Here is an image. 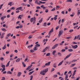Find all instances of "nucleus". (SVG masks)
I'll return each instance as SVG.
<instances>
[{"mask_svg": "<svg viewBox=\"0 0 80 80\" xmlns=\"http://www.w3.org/2000/svg\"><path fill=\"white\" fill-rule=\"evenodd\" d=\"M63 30H60L59 31V34H58V36L59 37H60V36L62 35L63 34Z\"/></svg>", "mask_w": 80, "mask_h": 80, "instance_id": "f257e3e1", "label": "nucleus"}, {"mask_svg": "<svg viewBox=\"0 0 80 80\" xmlns=\"http://www.w3.org/2000/svg\"><path fill=\"white\" fill-rule=\"evenodd\" d=\"M72 55V53H70L69 55H68L64 58V60H65L67 59V58H69V57H70V56Z\"/></svg>", "mask_w": 80, "mask_h": 80, "instance_id": "f03ea898", "label": "nucleus"}, {"mask_svg": "<svg viewBox=\"0 0 80 80\" xmlns=\"http://www.w3.org/2000/svg\"><path fill=\"white\" fill-rule=\"evenodd\" d=\"M72 47L73 48H74V49H76L78 47V46L77 45H76L75 46H73L72 45Z\"/></svg>", "mask_w": 80, "mask_h": 80, "instance_id": "7ed1b4c3", "label": "nucleus"}, {"mask_svg": "<svg viewBox=\"0 0 80 80\" xmlns=\"http://www.w3.org/2000/svg\"><path fill=\"white\" fill-rule=\"evenodd\" d=\"M48 49V47H46L44 49L42 50V52H45L47 50V49Z\"/></svg>", "mask_w": 80, "mask_h": 80, "instance_id": "20e7f679", "label": "nucleus"}, {"mask_svg": "<svg viewBox=\"0 0 80 80\" xmlns=\"http://www.w3.org/2000/svg\"><path fill=\"white\" fill-rule=\"evenodd\" d=\"M53 32V28H52L51 30L49 32V35H50V34H51V33Z\"/></svg>", "mask_w": 80, "mask_h": 80, "instance_id": "39448f33", "label": "nucleus"}, {"mask_svg": "<svg viewBox=\"0 0 80 80\" xmlns=\"http://www.w3.org/2000/svg\"><path fill=\"white\" fill-rule=\"evenodd\" d=\"M51 63V62H49L45 64V65H46V66H49V65H50Z\"/></svg>", "mask_w": 80, "mask_h": 80, "instance_id": "423d86ee", "label": "nucleus"}, {"mask_svg": "<svg viewBox=\"0 0 80 80\" xmlns=\"http://www.w3.org/2000/svg\"><path fill=\"white\" fill-rule=\"evenodd\" d=\"M48 71V68H47L45 70H43V72H44V73H47Z\"/></svg>", "mask_w": 80, "mask_h": 80, "instance_id": "0eeeda50", "label": "nucleus"}, {"mask_svg": "<svg viewBox=\"0 0 80 80\" xmlns=\"http://www.w3.org/2000/svg\"><path fill=\"white\" fill-rule=\"evenodd\" d=\"M22 7H20L19 8H17L16 9V10H22Z\"/></svg>", "mask_w": 80, "mask_h": 80, "instance_id": "6e6552de", "label": "nucleus"}, {"mask_svg": "<svg viewBox=\"0 0 80 80\" xmlns=\"http://www.w3.org/2000/svg\"><path fill=\"white\" fill-rule=\"evenodd\" d=\"M40 74H41V75L42 74V75H45V73L44 72H43V70L40 72Z\"/></svg>", "mask_w": 80, "mask_h": 80, "instance_id": "1a4fd4ad", "label": "nucleus"}, {"mask_svg": "<svg viewBox=\"0 0 80 80\" xmlns=\"http://www.w3.org/2000/svg\"><path fill=\"white\" fill-rule=\"evenodd\" d=\"M20 75H22V72H18L17 74V77H20Z\"/></svg>", "mask_w": 80, "mask_h": 80, "instance_id": "9d476101", "label": "nucleus"}, {"mask_svg": "<svg viewBox=\"0 0 80 80\" xmlns=\"http://www.w3.org/2000/svg\"><path fill=\"white\" fill-rule=\"evenodd\" d=\"M53 67L54 68H57V63H55L53 65Z\"/></svg>", "mask_w": 80, "mask_h": 80, "instance_id": "9b49d317", "label": "nucleus"}, {"mask_svg": "<svg viewBox=\"0 0 80 80\" xmlns=\"http://www.w3.org/2000/svg\"><path fill=\"white\" fill-rule=\"evenodd\" d=\"M63 60L61 62H60L58 64V66H60L61 65L62 63H63Z\"/></svg>", "mask_w": 80, "mask_h": 80, "instance_id": "f8f14e48", "label": "nucleus"}, {"mask_svg": "<svg viewBox=\"0 0 80 80\" xmlns=\"http://www.w3.org/2000/svg\"><path fill=\"white\" fill-rule=\"evenodd\" d=\"M12 3H13L12 2H10L8 3V5H10V6H12V5H13V3L12 4Z\"/></svg>", "mask_w": 80, "mask_h": 80, "instance_id": "ddd939ff", "label": "nucleus"}, {"mask_svg": "<svg viewBox=\"0 0 80 80\" xmlns=\"http://www.w3.org/2000/svg\"><path fill=\"white\" fill-rule=\"evenodd\" d=\"M20 59L19 58H18L16 60V62H20Z\"/></svg>", "mask_w": 80, "mask_h": 80, "instance_id": "4468645a", "label": "nucleus"}, {"mask_svg": "<svg viewBox=\"0 0 80 80\" xmlns=\"http://www.w3.org/2000/svg\"><path fill=\"white\" fill-rule=\"evenodd\" d=\"M76 71H77L76 70H75L74 71V72H73V73L72 74V77H73L74 76V75H75V74L76 73Z\"/></svg>", "mask_w": 80, "mask_h": 80, "instance_id": "2eb2a0df", "label": "nucleus"}, {"mask_svg": "<svg viewBox=\"0 0 80 80\" xmlns=\"http://www.w3.org/2000/svg\"><path fill=\"white\" fill-rule=\"evenodd\" d=\"M40 45L38 44H37L35 45V46L37 48V47H40Z\"/></svg>", "mask_w": 80, "mask_h": 80, "instance_id": "dca6fc26", "label": "nucleus"}, {"mask_svg": "<svg viewBox=\"0 0 80 80\" xmlns=\"http://www.w3.org/2000/svg\"><path fill=\"white\" fill-rule=\"evenodd\" d=\"M34 71H32V72H30L29 73V75H32L33 72H34Z\"/></svg>", "mask_w": 80, "mask_h": 80, "instance_id": "f3484780", "label": "nucleus"}, {"mask_svg": "<svg viewBox=\"0 0 80 80\" xmlns=\"http://www.w3.org/2000/svg\"><path fill=\"white\" fill-rule=\"evenodd\" d=\"M4 35H5V33H2L1 35V38H3V36H4Z\"/></svg>", "mask_w": 80, "mask_h": 80, "instance_id": "a211bd4d", "label": "nucleus"}, {"mask_svg": "<svg viewBox=\"0 0 80 80\" xmlns=\"http://www.w3.org/2000/svg\"><path fill=\"white\" fill-rule=\"evenodd\" d=\"M10 62V61H9V62L7 63V65L6 66V67H8L9 66Z\"/></svg>", "mask_w": 80, "mask_h": 80, "instance_id": "6ab92c4d", "label": "nucleus"}, {"mask_svg": "<svg viewBox=\"0 0 80 80\" xmlns=\"http://www.w3.org/2000/svg\"><path fill=\"white\" fill-rule=\"evenodd\" d=\"M38 49V48H36V47L35 46L34 48H33V50L34 51L37 50Z\"/></svg>", "mask_w": 80, "mask_h": 80, "instance_id": "aec40b11", "label": "nucleus"}, {"mask_svg": "<svg viewBox=\"0 0 80 80\" xmlns=\"http://www.w3.org/2000/svg\"><path fill=\"white\" fill-rule=\"evenodd\" d=\"M75 65H76V63L72 64L70 66V67H73L74 66H75Z\"/></svg>", "mask_w": 80, "mask_h": 80, "instance_id": "412c9836", "label": "nucleus"}, {"mask_svg": "<svg viewBox=\"0 0 80 80\" xmlns=\"http://www.w3.org/2000/svg\"><path fill=\"white\" fill-rule=\"evenodd\" d=\"M43 21V18H42L39 21V23H42Z\"/></svg>", "mask_w": 80, "mask_h": 80, "instance_id": "4be33fe9", "label": "nucleus"}, {"mask_svg": "<svg viewBox=\"0 0 80 80\" xmlns=\"http://www.w3.org/2000/svg\"><path fill=\"white\" fill-rule=\"evenodd\" d=\"M68 50L69 52H73V49H68Z\"/></svg>", "mask_w": 80, "mask_h": 80, "instance_id": "5701e85b", "label": "nucleus"}, {"mask_svg": "<svg viewBox=\"0 0 80 80\" xmlns=\"http://www.w3.org/2000/svg\"><path fill=\"white\" fill-rule=\"evenodd\" d=\"M56 53V51H54L52 52V54L53 55H55V54Z\"/></svg>", "mask_w": 80, "mask_h": 80, "instance_id": "b1692460", "label": "nucleus"}, {"mask_svg": "<svg viewBox=\"0 0 80 80\" xmlns=\"http://www.w3.org/2000/svg\"><path fill=\"white\" fill-rule=\"evenodd\" d=\"M22 64L24 67H26V65H25V64L24 63V62H22Z\"/></svg>", "mask_w": 80, "mask_h": 80, "instance_id": "393cba45", "label": "nucleus"}, {"mask_svg": "<svg viewBox=\"0 0 80 80\" xmlns=\"http://www.w3.org/2000/svg\"><path fill=\"white\" fill-rule=\"evenodd\" d=\"M6 48V44H5L4 47L2 48L3 50H5Z\"/></svg>", "mask_w": 80, "mask_h": 80, "instance_id": "a878e982", "label": "nucleus"}, {"mask_svg": "<svg viewBox=\"0 0 80 80\" xmlns=\"http://www.w3.org/2000/svg\"><path fill=\"white\" fill-rule=\"evenodd\" d=\"M77 59L74 60H73L72 61V63H73L74 62H77Z\"/></svg>", "mask_w": 80, "mask_h": 80, "instance_id": "bb28decb", "label": "nucleus"}, {"mask_svg": "<svg viewBox=\"0 0 80 80\" xmlns=\"http://www.w3.org/2000/svg\"><path fill=\"white\" fill-rule=\"evenodd\" d=\"M7 73L8 74H12V73L10 71H8L7 72Z\"/></svg>", "mask_w": 80, "mask_h": 80, "instance_id": "cd10ccee", "label": "nucleus"}, {"mask_svg": "<svg viewBox=\"0 0 80 80\" xmlns=\"http://www.w3.org/2000/svg\"><path fill=\"white\" fill-rule=\"evenodd\" d=\"M80 14V11L79 10H78V13H77V15H79Z\"/></svg>", "mask_w": 80, "mask_h": 80, "instance_id": "c85d7f7f", "label": "nucleus"}, {"mask_svg": "<svg viewBox=\"0 0 80 80\" xmlns=\"http://www.w3.org/2000/svg\"><path fill=\"white\" fill-rule=\"evenodd\" d=\"M32 37H33V36L32 35L29 36L28 38H29V39H30L32 38Z\"/></svg>", "mask_w": 80, "mask_h": 80, "instance_id": "c756f323", "label": "nucleus"}, {"mask_svg": "<svg viewBox=\"0 0 80 80\" xmlns=\"http://www.w3.org/2000/svg\"><path fill=\"white\" fill-rule=\"evenodd\" d=\"M30 52L31 53H34V50H32V49H31L30 50Z\"/></svg>", "mask_w": 80, "mask_h": 80, "instance_id": "7c9ffc66", "label": "nucleus"}, {"mask_svg": "<svg viewBox=\"0 0 80 80\" xmlns=\"http://www.w3.org/2000/svg\"><path fill=\"white\" fill-rule=\"evenodd\" d=\"M72 37L71 36L68 37L66 38V39H70V38H72Z\"/></svg>", "mask_w": 80, "mask_h": 80, "instance_id": "2f4dec72", "label": "nucleus"}, {"mask_svg": "<svg viewBox=\"0 0 80 80\" xmlns=\"http://www.w3.org/2000/svg\"><path fill=\"white\" fill-rule=\"evenodd\" d=\"M2 31H3V32H6L7 31V30L4 28L2 29Z\"/></svg>", "mask_w": 80, "mask_h": 80, "instance_id": "473e14b6", "label": "nucleus"}, {"mask_svg": "<svg viewBox=\"0 0 80 80\" xmlns=\"http://www.w3.org/2000/svg\"><path fill=\"white\" fill-rule=\"evenodd\" d=\"M44 27H47V23L46 22H44V25H43Z\"/></svg>", "mask_w": 80, "mask_h": 80, "instance_id": "72a5a7b5", "label": "nucleus"}, {"mask_svg": "<svg viewBox=\"0 0 80 80\" xmlns=\"http://www.w3.org/2000/svg\"><path fill=\"white\" fill-rule=\"evenodd\" d=\"M64 43V41H62L61 43H60V45H63V43Z\"/></svg>", "mask_w": 80, "mask_h": 80, "instance_id": "f704fd0d", "label": "nucleus"}, {"mask_svg": "<svg viewBox=\"0 0 80 80\" xmlns=\"http://www.w3.org/2000/svg\"><path fill=\"white\" fill-rule=\"evenodd\" d=\"M55 70V69L54 68H52V70L51 71V72H53V71H54Z\"/></svg>", "mask_w": 80, "mask_h": 80, "instance_id": "c9c22d12", "label": "nucleus"}, {"mask_svg": "<svg viewBox=\"0 0 80 80\" xmlns=\"http://www.w3.org/2000/svg\"><path fill=\"white\" fill-rule=\"evenodd\" d=\"M60 8V6H57L56 7V10H58V8Z\"/></svg>", "mask_w": 80, "mask_h": 80, "instance_id": "e433bc0d", "label": "nucleus"}, {"mask_svg": "<svg viewBox=\"0 0 80 80\" xmlns=\"http://www.w3.org/2000/svg\"><path fill=\"white\" fill-rule=\"evenodd\" d=\"M50 55V53H48L46 54V56L48 57V56H49Z\"/></svg>", "mask_w": 80, "mask_h": 80, "instance_id": "4c0bfd02", "label": "nucleus"}, {"mask_svg": "<svg viewBox=\"0 0 80 80\" xmlns=\"http://www.w3.org/2000/svg\"><path fill=\"white\" fill-rule=\"evenodd\" d=\"M1 67H2V68H5V65H2L1 66Z\"/></svg>", "mask_w": 80, "mask_h": 80, "instance_id": "58836bf2", "label": "nucleus"}, {"mask_svg": "<svg viewBox=\"0 0 80 80\" xmlns=\"http://www.w3.org/2000/svg\"><path fill=\"white\" fill-rule=\"evenodd\" d=\"M37 31V30H35L34 31H33L31 32V33H35V32H36Z\"/></svg>", "mask_w": 80, "mask_h": 80, "instance_id": "ea45409f", "label": "nucleus"}, {"mask_svg": "<svg viewBox=\"0 0 80 80\" xmlns=\"http://www.w3.org/2000/svg\"><path fill=\"white\" fill-rule=\"evenodd\" d=\"M67 2H72V0H67Z\"/></svg>", "mask_w": 80, "mask_h": 80, "instance_id": "a19ab883", "label": "nucleus"}, {"mask_svg": "<svg viewBox=\"0 0 80 80\" xmlns=\"http://www.w3.org/2000/svg\"><path fill=\"white\" fill-rule=\"evenodd\" d=\"M0 60L1 61H3V60H4V58H1L0 59Z\"/></svg>", "mask_w": 80, "mask_h": 80, "instance_id": "79ce46f5", "label": "nucleus"}, {"mask_svg": "<svg viewBox=\"0 0 80 80\" xmlns=\"http://www.w3.org/2000/svg\"><path fill=\"white\" fill-rule=\"evenodd\" d=\"M18 19H20V18L21 19H22V18H21V16H20V15L19 16V17H18Z\"/></svg>", "mask_w": 80, "mask_h": 80, "instance_id": "37998d69", "label": "nucleus"}, {"mask_svg": "<svg viewBox=\"0 0 80 80\" xmlns=\"http://www.w3.org/2000/svg\"><path fill=\"white\" fill-rule=\"evenodd\" d=\"M37 9H40L41 8L39 6H37L36 7Z\"/></svg>", "mask_w": 80, "mask_h": 80, "instance_id": "c03bdc74", "label": "nucleus"}, {"mask_svg": "<svg viewBox=\"0 0 80 80\" xmlns=\"http://www.w3.org/2000/svg\"><path fill=\"white\" fill-rule=\"evenodd\" d=\"M33 18H32L30 19L31 22H33Z\"/></svg>", "mask_w": 80, "mask_h": 80, "instance_id": "a18cd8bd", "label": "nucleus"}, {"mask_svg": "<svg viewBox=\"0 0 80 80\" xmlns=\"http://www.w3.org/2000/svg\"><path fill=\"white\" fill-rule=\"evenodd\" d=\"M46 65H45H45H43L42 66L41 68H45V67Z\"/></svg>", "mask_w": 80, "mask_h": 80, "instance_id": "49530a36", "label": "nucleus"}, {"mask_svg": "<svg viewBox=\"0 0 80 80\" xmlns=\"http://www.w3.org/2000/svg\"><path fill=\"white\" fill-rule=\"evenodd\" d=\"M59 26H58L57 28H56V30H57L58 28H59Z\"/></svg>", "mask_w": 80, "mask_h": 80, "instance_id": "de8ad7c7", "label": "nucleus"}, {"mask_svg": "<svg viewBox=\"0 0 80 80\" xmlns=\"http://www.w3.org/2000/svg\"><path fill=\"white\" fill-rule=\"evenodd\" d=\"M3 4H2L1 5L0 7V10H1V9H2V7H3Z\"/></svg>", "mask_w": 80, "mask_h": 80, "instance_id": "09e8293b", "label": "nucleus"}, {"mask_svg": "<svg viewBox=\"0 0 80 80\" xmlns=\"http://www.w3.org/2000/svg\"><path fill=\"white\" fill-rule=\"evenodd\" d=\"M68 78V75H66V77L65 78V80H67V79Z\"/></svg>", "mask_w": 80, "mask_h": 80, "instance_id": "8fccbe9b", "label": "nucleus"}, {"mask_svg": "<svg viewBox=\"0 0 80 80\" xmlns=\"http://www.w3.org/2000/svg\"><path fill=\"white\" fill-rule=\"evenodd\" d=\"M73 31V29H71L69 30V32H70V33H71V32H72Z\"/></svg>", "mask_w": 80, "mask_h": 80, "instance_id": "3c124183", "label": "nucleus"}, {"mask_svg": "<svg viewBox=\"0 0 80 80\" xmlns=\"http://www.w3.org/2000/svg\"><path fill=\"white\" fill-rule=\"evenodd\" d=\"M30 78H31V79H30V80H32V79L33 78V75L31 76Z\"/></svg>", "mask_w": 80, "mask_h": 80, "instance_id": "603ef678", "label": "nucleus"}, {"mask_svg": "<svg viewBox=\"0 0 80 80\" xmlns=\"http://www.w3.org/2000/svg\"><path fill=\"white\" fill-rule=\"evenodd\" d=\"M53 77L54 78H56V77H57V75L55 74L53 75Z\"/></svg>", "mask_w": 80, "mask_h": 80, "instance_id": "864d4df0", "label": "nucleus"}, {"mask_svg": "<svg viewBox=\"0 0 80 80\" xmlns=\"http://www.w3.org/2000/svg\"><path fill=\"white\" fill-rule=\"evenodd\" d=\"M45 12L46 13H48V9H46Z\"/></svg>", "mask_w": 80, "mask_h": 80, "instance_id": "5fc2aeb1", "label": "nucleus"}, {"mask_svg": "<svg viewBox=\"0 0 80 80\" xmlns=\"http://www.w3.org/2000/svg\"><path fill=\"white\" fill-rule=\"evenodd\" d=\"M65 21V19H63L62 20L61 22L63 23V22Z\"/></svg>", "mask_w": 80, "mask_h": 80, "instance_id": "6e6d98bb", "label": "nucleus"}, {"mask_svg": "<svg viewBox=\"0 0 80 80\" xmlns=\"http://www.w3.org/2000/svg\"><path fill=\"white\" fill-rule=\"evenodd\" d=\"M61 52H65V49H62Z\"/></svg>", "mask_w": 80, "mask_h": 80, "instance_id": "4d7b16f0", "label": "nucleus"}, {"mask_svg": "<svg viewBox=\"0 0 80 80\" xmlns=\"http://www.w3.org/2000/svg\"><path fill=\"white\" fill-rule=\"evenodd\" d=\"M15 18H12L11 20V21H14V20H15Z\"/></svg>", "mask_w": 80, "mask_h": 80, "instance_id": "13d9d810", "label": "nucleus"}, {"mask_svg": "<svg viewBox=\"0 0 80 80\" xmlns=\"http://www.w3.org/2000/svg\"><path fill=\"white\" fill-rule=\"evenodd\" d=\"M10 35H11V33H9L8 34V35H7V37H10Z\"/></svg>", "mask_w": 80, "mask_h": 80, "instance_id": "bf43d9fd", "label": "nucleus"}, {"mask_svg": "<svg viewBox=\"0 0 80 80\" xmlns=\"http://www.w3.org/2000/svg\"><path fill=\"white\" fill-rule=\"evenodd\" d=\"M13 69H14V68L13 67H12L11 69V72H13Z\"/></svg>", "mask_w": 80, "mask_h": 80, "instance_id": "052dcab7", "label": "nucleus"}, {"mask_svg": "<svg viewBox=\"0 0 80 80\" xmlns=\"http://www.w3.org/2000/svg\"><path fill=\"white\" fill-rule=\"evenodd\" d=\"M55 8H53L51 10L52 12L53 11H55Z\"/></svg>", "mask_w": 80, "mask_h": 80, "instance_id": "680f3d73", "label": "nucleus"}, {"mask_svg": "<svg viewBox=\"0 0 80 80\" xmlns=\"http://www.w3.org/2000/svg\"><path fill=\"white\" fill-rule=\"evenodd\" d=\"M77 36H76L73 39V40H76V39H77Z\"/></svg>", "mask_w": 80, "mask_h": 80, "instance_id": "e2e57ef3", "label": "nucleus"}, {"mask_svg": "<svg viewBox=\"0 0 80 80\" xmlns=\"http://www.w3.org/2000/svg\"><path fill=\"white\" fill-rule=\"evenodd\" d=\"M28 60V58H26L25 60H24V62H26Z\"/></svg>", "mask_w": 80, "mask_h": 80, "instance_id": "0e129e2a", "label": "nucleus"}, {"mask_svg": "<svg viewBox=\"0 0 80 80\" xmlns=\"http://www.w3.org/2000/svg\"><path fill=\"white\" fill-rule=\"evenodd\" d=\"M58 55H59V56H61L62 55L61 53L60 52H58Z\"/></svg>", "mask_w": 80, "mask_h": 80, "instance_id": "69168bd1", "label": "nucleus"}, {"mask_svg": "<svg viewBox=\"0 0 80 80\" xmlns=\"http://www.w3.org/2000/svg\"><path fill=\"white\" fill-rule=\"evenodd\" d=\"M54 46L56 48L57 46H58V44H56L55 45H54Z\"/></svg>", "mask_w": 80, "mask_h": 80, "instance_id": "338daca9", "label": "nucleus"}, {"mask_svg": "<svg viewBox=\"0 0 80 80\" xmlns=\"http://www.w3.org/2000/svg\"><path fill=\"white\" fill-rule=\"evenodd\" d=\"M15 7H13L11 8V10H15Z\"/></svg>", "mask_w": 80, "mask_h": 80, "instance_id": "774afa93", "label": "nucleus"}]
</instances>
